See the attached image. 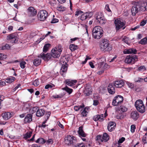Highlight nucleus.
Returning a JSON list of instances; mask_svg holds the SVG:
<instances>
[{
    "instance_id": "obj_1",
    "label": "nucleus",
    "mask_w": 147,
    "mask_h": 147,
    "mask_svg": "<svg viewBox=\"0 0 147 147\" xmlns=\"http://www.w3.org/2000/svg\"><path fill=\"white\" fill-rule=\"evenodd\" d=\"M103 34L102 28L99 26L95 27L92 31V35L94 38L99 39L102 37Z\"/></svg>"
},
{
    "instance_id": "obj_2",
    "label": "nucleus",
    "mask_w": 147,
    "mask_h": 147,
    "mask_svg": "<svg viewBox=\"0 0 147 147\" xmlns=\"http://www.w3.org/2000/svg\"><path fill=\"white\" fill-rule=\"evenodd\" d=\"M124 84V82L122 80H119L115 81L113 84H109L107 89L108 92H115V87L116 88H120L122 87Z\"/></svg>"
},
{
    "instance_id": "obj_3",
    "label": "nucleus",
    "mask_w": 147,
    "mask_h": 147,
    "mask_svg": "<svg viewBox=\"0 0 147 147\" xmlns=\"http://www.w3.org/2000/svg\"><path fill=\"white\" fill-rule=\"evenodd\" d=\"M100 48L101 49L105 51H109L112 49V48L108 42V41L105 39H104L101 40Z\"/></svg>"
},
{
    "instance_id": "obj_4",
    "label": "nucleus",
    "mask_w": 147,
    "mask_h": 147,
    "mask_svg": "<svg viewBox=\"0 0 147 147\" xmlns=\"http://www.w3.org/2000/svg\"><path fill=\"white\" fill-rule=\"evenodd\" d=\"M135 106L137 110L139 112L142 113L145 112V107L142 100H137L135 102Z\"/></svg>"
},
{
    "instance_id": "obj_5",
    "label": "nucleus",
    "mask_w": 147,
    "mask_h": 147,
    "mask_svg": "<svg viewBox=\"0 0 147 147\" xmlns=\"http://www.w3.org/2000/svg\"><path fill=\"white\" fill-rule=\"evenodd\" d=\"M114 23L116 31H118L122 28L123 30H124L126 27L125 26V21L121 20L120 18L116 19L115 20Z\"/></svg>"
},
{
    "instance_id": "obj_6",
    "label": "nucleus",
    "mask_w": 147,
    "mask_h": 147,
    "mask_svg": "<svg viewBox=\"0 0 147 147\" xmlns=\"http://www.w3.org/2000/svg\"><path fill=\"white\" fill-rule=\"evenodd\" d=\"M138 58L136 55L127 56L125 59V62L127 64H133L138 61Z\"/></svg>"
},
{
    "instance_id": "obj_7",
    "label": "nucleus",
    "mask_w": 147,
    "mask_h": 147,
    "mask_svg": "<svg viewBox=\"0 0 147 147\" xmlns=\"http://www.w3.org/2000/svg\"><path fill=\"white\" fill-rule=\"evenodd\" d=\"M75 137L69 135L66 136L64 139V142L68 146L74 145L75 142Z\"/></svg>"
},
{
    "instance_id": "obj_8",
    "label": "nucleus",
    "mask_w": 147,
    "mask_h": 147,
    "mask_svg": "<svg viewBox=\"0 0 147 147\" xmlns=\"http://www.w3.org/2000/svg\"><path fill=\"white\" fill-rule=\"evenodd\" d=\"M49 16L48 12L46 10H41L38 13V16L40 20H45Z\"/></svg>"
},
{
    "instance_id": "obj_9",
    "label": "nucleus",
    "mask_w": 147,
    "mask_h": 147,
    "mask_svg": "<svg viewBox=\"0 0 147 147\" xmlns=\"http://www.w3.org/2000/svg\"><path fill=\"white\" fill-rule=\"evenodd\" d=\"M123 100V97L121 95L116 96L113 100L112 105L114 106L119 105L122 102Z\"/></svg>"
},
{
    "instance_id": "obj_10",
    "label": "nucleus",
    "mask_w": 147,
    "mask_h": 147,
    "mask_svg": "<svg viewBox=\"0 0 147 147\" xmlns=\"http://www.w3.org/2000/svg\"><path fill=\"white\" fill-rule=\"evenodd\" d=\"M92 12H88L82 14L80 17V19L82 21L89 19L93 15Z\"/></svg>"
},
{
    "instance_id": "obj_11",
    "label": "nucleus",
    "mask_w": 147,
    "mask_h": 147,
    "mask_svg": "<svg viewBox=\"0 0 147 147\" xmlns=\"http://www.w3.org/2000/svg\"><path fill=\"white\" fill-rule=\"evenodd\" d=\"M18 35L16 33H13L9 34L7 36V40H11L12 43H16L18 41Z\"/></svg>"
},
{
    "instance_id": "obj_12",
    "label": "nucleus",
    "mask_w": 147,
    "mask_h": 147,
    "mask_svg": "<svg viewBox=\"0 0 147 147\" xmlns=\"http://www.w3.org/2000/svg\"><path fill=\"white\" fill-rule=\"evenodd\" d=\"M38 57L41 58L45 61H48L51 59V54L50 53L45 54L44 53L42 52L39 56H38Z\"/></svg>"
},
{
    "instance_id": "obj_13",
    "label": "nucleus",
    "mask_w": 147,
    "mask_h": 147,
    "mask_svg": "<svg viewBox=\"0 0 147 147\" xmlns=\"http://www.w3.org/2000/svg\"><path fill=\"white\" fill-rule=\"evenodd\" d=\"M67 63L66 62L64 63L61 66L60 70V73L61 75L63 77H65V74L67 70Z\"/></svg>"
},
{
    "instance_id": "obj_14",
    "label": "nucleus",
    "mask_w": 147,
    "mask_h": 147,
    "mask_svg": "<svg viewBox=\"0 0 147 147\" xmlns=\"http://www.w3.org/2000/svg\"><path fill=\"white\" fill-rule=\"evenodd\" d=\"M137 5L139 6V11H147V3H136Z\"/></svg>"
},
{
    "instance_id": "obj_15",
    "label": "nucleus",
    "mask_w": 147,
    "mask_h": 147,
    "mask_svg": "<svg viewBox=\"0 0 147 147\" xmlns=\"http://www.w3.org/2000/svg\"><path fill=\"white\" fill-rule=\"evenodd\" d=\"M50 54H51V59H52V57L56 58H58L59 57L61 53H60L59 52L53 49L52 50Z\"/></svg>"
},
{
    "instance_id": "obj_16",
    "label": "nucleus",
    "mask_w": 147,
    "mask_h": 147,
    "mask_svg": "<svg viewBox=\"0 0 147 147\" xmlns=\"http://www.w3.org/2000/svg\"><path fill=\"white\" fill-rule=\"evenodd\" d=\"M139 7V6L137 5L136 3L132 7L131 10L133 16H135L136 13L139 11L138 9Z\"/></svg>"
},
{
    "instance_id": "obj_17",
    "label": "nucleus",
    "mask_w": 147,
    "mask_h": 147,
    "mask_svg": "<svg viewBox=\"0 0 147 147\" xmlns=\"http://www.w3.org/2000/svg\"><path fill=\"white\" fill-rule=\"evenodd\" d=\"M131 117L134 121L137 120L139 117L138 112L136 111H133L130 114Z\"/></svg>"
},
{
    "instance_id": "obj_18",
    "label": "nucleus",
    "mask_w": 147,
    "mask_h": 147,
    "mask_svg": "<svg viewBox=\"0 0 147 147\" xmlns=\"http://www.w3.org/2000/svg\"><path fill=\"white\" fill-rule=\"evenodd\" d=\"M137 52V50L134 48H130L125 49L123 51L124 54L133 53L136 54Z\"/></svg>"
},
{
    "instance_id": "obj_19",
    "label": "nucleus",
    "mask_w": 147,
    "mask_h": 147,
    "mask_svg": "<svg viewBox=\"0 0 147 147\" xmlns=\"http://www.w3.org/2000/svg\"><path fill=\"white\" fill-rule=\"evenodd\" d=\"M116 123L114 122H110L107 127L108 130L109 131H111L115 129Z\"/></svg>"
},
{
    "instance_id": "obj_20",
    "label": "nucleus",
    "mask_w": 147,
    "mask_h": 147,
    "mask_svg": "<svg viewBox=\"0 0 147 147\" xmlns=\"http://www.w3.org/2000/svg\"><path fill=\"white\" fill-rule=\"evenodd\" d=\"M32 115L28 114H27L24 118V121L25 123L31 122L32 121Z\"/></svg>"
},
{
    "instance_id": "obj_21",
    "label": "nucleus",
    "mask_w": 147,
    "mask_h": 147,
    "mask_svg": "<svg viewBox=\"0 0 147 147\" xmlns=\"http://www.w3.org/2000/svg\"><path fill=\"white\" fill-rule=\"evenodd\" d=\"M104 119V116L103 114L100 115H96L94 116L93 117V120L95 121H102Z\"/></svg>"
},
{
    "instance_id": "obj_22",
    "label": "nucleus",
    "mask_w": 147,
    "mask_h": 147,
    "mask_svg": "<svg viewBox=\"0 0 147 147\" xmlns=\"http://www.w3.org/2000/svg\"><path fill=\"white\" fill-rule=\"evenodd\" d=\"M2 115L3 119L5 120H7L10 118L12 116L11 114L9 112L3 113Z\"/></svg>"
},
{
    "instance_id": "obj_23",
    "label": "nucleus",
    "mask_w": 147,
    "mask_h": 147,
    "mask_svg": "<svg viewBox=\"0 0 147 147\" xmlns=\"http://www.w3.org/2000/svg\"><path fill=\"white\" fill-rule=\"evenodd\" d=\"M108 65L104 62H100L98 63V68L99 69L103 70L107 68Z\"/></svg>"
},
{
    "instance_id": "obj_24",
    "label": "nucleus",
    "mask_w": 147,
    "mask_h": 147,
    "mask_svg": "<svg viewBox=\"0 0 147 147\" xmlns=\"http://www.w3.org/2000/svg\"><path fill=\"white\" fill-rule=\"evenodd\" d=\"M65 94V92H60L59 94L53 95L52 97L55 99L61 98L63 97Z\"/></svg>"
},
{
    "instance_id": "obj_25",
    "label": "nucleus",
    "mask_w": 147,
    "mask_h": 147,
    "mask_svg": "<svg viewBox=\"0 0 147 147\" xmlns=\"http://www.w3.org/2000/svg\"><path fill=\"white\" fill-rule=\"evenodd\" d=\"M83 128L82 126H80L79 128L78 133L80 136L84 137L86 136V135L83 130Z\"/></svg>"
},
{
    "instance_id": "obj_26",
    "label": "nucleus",
    "mask_w": 147,
    "mask_h": 147,
    "mask_svg": "<svg viewBox=\"0 0 147 147\" xmlns=\"http://www.w3.org/2000/svg\"><path fill=\"white\" fill-rule=\"evenodd\" d=\"M77 82L76 80H71L69 79H67L65 81V84L69 86H72L74 85V84Z\"/></svg>"
},
{
    "instance_id": "obj_27",
    "label": "nucleus",
    "mask_w": 147,
    "mask_h": 147,
    "mask_svg": "<svg viewBox=\"0 0 147 147\" xmlns=\"http://www.w3.org/2000/svg\"><path fill=\"white\" fill-rule=\"evenodd\" d=\"M29 12H30L32 16H34L37 13V11L36 9H35L33 7H29L28 9Z\"/></svg>"
},
{
    "instance_id": "obj_28",
    "label": "nucleus",
    "mask_w": 147,
    "mask_h": 147,
    "mask_svg": "<svg viewBox=\"0 0 147 147\" xmlns=\"http://www.w3.org/2000/svg\"><path fill=\"white\" fill-rule=\"evenodd\" d=\"M45 113V111L42 109H39L37 110L36 113L37 117H40L43 116Z\"/></svg>"
},
{
    "instance_id": "obj_29",
    "label": "nucleus",
    "mask_w": 147,
    "mask_h": 147,
    "mask_svg": "<svg viewBox=\"0 0 147 147\" xmlns=\"http://www.w3.org/2000/svg\"><path fill=\"white\" fill-rule=\"evenodd\" d=\"M41 62V60L40 58H36L33 61L34 65L35 66H38L40 64Z\"/></svg>"
},
{
    "instance_id": "obj_30",
    "label": "nucleus",
    "mask_w": 147,
    "mask_h": 147,
    "mask_svg": "<svg viewBox=\"0 0 147 147\" xmlns=\"http://www.w3.org/2000/svg\"><path fill=\"white\" fill-rule=\"evenodd\" d=\"M51 45L49 43L45 44L44 45L43 49V51L44 53L47 52L49 50L50 47Z\"/></svg>"
},
{
    "instance_id": "obj_31",
    "label": "nucleus",
    "mask_w": 147,
    "mask_h": 147,
    "mask_svg": "<svg viewBox=\"0 0 147 147\" xmlns=\"http://www.w3.org/2000/svg\"><path fill=\"white\" fill-rule=\"evenodd\" d=\"M102 137L103 142H107L109 139V136L106 133H105L103 134Z\"/></svg>"
},
{
    "instance_id": "obj_32",
    "label": "nucleus",
    "mask_w": 147,
    "mask_h": 147,
    "mask_svg": "<svg viewBox=\"0 0 147 147\" xmlns=\"http://www.w3.org/2000/svg\"><path fill=\"white\" fill-rule=\"evenodd\" d=\"M95 17L96 18V20H99L102 18H103L104 17L102 16V13L101 12H98L96 13L95 15Z\"/></svg>"
},
{
    "instance_id": "obj_33",
    "label": "nucleus",
    "mask_w": 147,
    "mask_h": 147,
    "mask_svg": "<svg viewBox=\"0 0 147 147\" xmlns=\"http://www.w3.org/2000/svg\"><path fill=\"white\" fill-rule=\"evenodd\" d=\"M32 132L31 131H29V132H27L24 135V138L26 140L30 137L32 134Z\"/></svg>"
},
{
    "instance_id": "obj_34",
    "label": "nucleus",
    "mask_w": 147,
    "mask_h": 147,
    "mask_svg": "<svg viewBox=\"0 0 147 147\" xmlns=\"http://www.w3.org/2000/svg\"><path fill=\"white\" fill-rule=\"evenodd\" d=\"M69 48L71 51H73L78 48V47L77 45L74 44H72L70 45Z\"/></svg>"
},
{
    "instance_id": "obj_35",
    "label": "nucleus",
    "mask_w": 147,
    "mask_h": 147,
    "mask_svg": "<svg viewBox=\"0 0 147 147\" xmlns=\"http://www.w3.org/2000/svg\"><path fill=\"white\" fill-rule=\"evenodd\" d=\"M16 79V78L13 77H11L10 78H7V79L5 81L7 83H11L13 82L14 80Z\"/></svg>"
},
{
    "instance_id": "obj_36",
    "label": "nucleus",
    "mask_w": 147,
    "mask_h": 147,
    "mask_svg": "<svg viewBox=\"0 0 147 147\" xmlns=\"http://www.w3.org/2000/svg\"><path fill=\"white\" fill-rule=\"evenodd\" d=\"M35 142L37 143H38L41 144H43L45 142V140L42 138H39Z\"/></svg>"
},
{
    "instance_id": "obj_37",
    "label": "nucleus",
    "mask_w": 147,
    "mask_h": 147,
    "mask_svg": "<svg viewBox=\"0 0 147 147\" xmlns=\"http://www.w3.org/2000/svg\"><path fill=\"white\" fill-rule=\"evenodd\" d=\"M139 43L142 45H145L147 43V36L141 39Z\"/></svg>"
},
{
    "instance_id": "obj_38",
    "label": "nucleus",
    "mask_w": 147,
    "mask_h": 147,
    "mask_svg": "<svg viewBox=\"0 0 147 147\" xmlns=\"http://www.w3.org/2000/svg\"><path fill=\"white\" fill-rule=\"evenodd\" d=\"M62 89L66 92H72L73 90L71 88H69L67 86L62 88Z\"/></svg>"
},
{
    "instance_id": "obj_39",
    "label": "nucleus",
    "mask_w": 147,
    "mask_h": 147,
    "mask_svg": "<svg viewBox=\"0 0 147 147\" xmlns=\"http://www.w3.org/2000/svg\"><path fill=\"white\" fill-rule=\"evenodd\" d=\"M96 140L98 142H103L102 137L101 135H99L96 136Z\"/></svg>"
},
{
    "instance_id": "obj_40",
    "label": "nucleus",
    "mask_w": 147,
    "mask_h": 147,
    "mask_svg": "<svg viewBox=\"0 0 147 147\" xmlns=\"http://www.w3.org/2000/svg\"><path fill=\"white\" fill-rule=\"evenodd\" d=\"M97 22L98 23L102 25L103 24H105V23L106 21L105 20V19L104 17L103 18H102V19L98 20L97 21Z\"/></svg>"
},
{
    "instance_id": "obj_41",
    "label": "nucleus",
    "mask_w": 147,
    "mask_h": 147,
    "mask_svg": "<svg viewBox=\"0 0 147 147\" xmlns=\"http://www.w3.org/2000/svg\"><path fill=\"white\" fill-rule=\"evenodd\" d=\"M86 109H86V107H85L82 111L81 113V115L83 117H86L88 112L86 110Z\"/></svg>"
},
{
    "instance_id": "obj_42",
    "label": "nucleus",
    "mask_w": 147,
    "mask_h": 147,
    "mask_svg": "<svg viewBox=\"0 0 147 147\" xmlns=\"http://www.w3.org/2000/svg\"><path fill=\"white\" fill-rule=\"evenodd\" d=\"M127 110V109L125 106L121 105L120 106V110L123 112H126Z\"/></svg>"
},
{
    "instance_id": "obj_43",
    "label": "nucleus",
    "mask_w": 147,
    "mask_h": 147,
    "mask_svg": "<svg viewBox=\"0 0 147 147\" xmlns=\"http://www.w3.org/2000/svg\"><path fill=\"white\" fill-rule=\"evenodd\" d=\"M10 45L8 44H6L5 45L2 46L1 48V50H5V49H10Z\"/></svg>"
},
{
    "instance_id": "obj_44",
    "label": "nucleus",
    "mask_w": 147,
    "mask_h": 147,
    "mask_svg": "<svg viewBox=\"0 0 147 147\" xmlns=\"http://www.w3.org/2000/svg\"><path fill=\"white\" fill-rule=\"evenodd\" d=\"M105 10L107 11L110 14L112 15V12L111 10V9H110L109 6V5L108 4H106L105 5Z\"/></svg>"
},
{
    "instance_id": "obj_45",
    "label": "nucleus",
    "mask_w": 147,
    "mask_h": 147,
    "mask_svg": "<svg viewBox=\"0 0 147 147\" xmlns=\"http://www.w3.org/2000/svg\"><path fill=\"white\" fill-rule=\"evenodd\" d=\"M54 49H55L57 51H58L60 53H61L62 50V48L61 47V46L60 45H59L58 47H55V48H54Z\"/></svg>"
},
{
    "instance_id": "obj_46",
    "label": "nucleus",
    "mask_w": 147,
    "mask_h": 147,
    "mask_svg": "<svg viewBox=\"0 0 147 147\" xmlns=\"http://www.w3.org/2000/svg\"><path fill=\"white\" fill-rule=\"evenodd\" d=\"M72 147H85V146L82 143H81L74 144Z\"/></svg>"
},
{
    "instance_id": "obj_47",
    "label": "nucleus",
    "mask_w": 147,
    "mask_h": 147,
    "mask_svg": "<svg viewBox=\"0 0 147 147\" xmlns=\"http://www.w3.org/2000/svg\"><path fill=\"white\" fill-rule=\"evenodd\" d=\"M55 87V85L53 84H47L45 87V88L46 89H48L49 88H52L53 87Z\"/></svg>"
},
{
    "instance_id": "obj_48",
    "label": "nucleus",
    "mask_w": 147,
    "mask_h": 147,
    "mask_svg": "<svg viewBox=\"0 0 147 147\" xmlns=\"http://www.w3.org/2000/svg\"><path fill=\"white\" fill-rule=\"evenodd\" d=\"M26 63L25 61L21 62L20 63V67L22 69H24L25 67V65Z\"/></svg>"
},
{
    "instance_id": "obj_49",
    "label": "nucleus",
    "mask_w": 147,
    "mask_h": 147,
    "mask_svg": "<svg viewBox=\"0 0 147 147\" xmlns=\"http://www.w3.org/2000/svg\"><path fill=\"white\" fill-rule=\"evenodd\" d=\"M125 138L124 137H122L118 141L117 143V145L120 144L122 143L124 141H125Z\"/></svg>"
},
{
    "instance_id": "obj_50",
    "label": "nucleus",
    "mask_w": 147,
    "mask_h": 147,
    "mask_svg": "<svg viewBox=\"0 0 147 147\" xmlns=\"http://www.w3.org/2000/svg\"><path fill=\"white\" fill-rule=\"evenodd\" d=\"M135 81L136 82H144V79L141 78H138L136 79Z\"/></svg>"
},
{
    "instance_id": "obj_51",
    "label": "nucleus",
    "mask_w": 147,
    "mask_h": 147,
    "mask_svg": "<svg viewBox=\"0 0 147 147\" xmlns=\"http://www.w3.org/2000/svg\"><path fill=\"white\" fill-rule=\"evenodd\" d=\"M39 84V82L38 80H35L33 82V84L35 86H37Z\"/></svg>"
},
{
    "instance_id": "obj_52",
    "label": "nucleus",
    "mask_w": 147,
    "mask_h": 147,
    "mask_svg": "<svg viewBox=\"0 0 147 147\" xmlns=\"http://www.w3.org/2000/svg\"><path fill=\"white\" fill-rule=\"evenodd\" d=\"M83 13V11L79 10V9H77L76 11L75 16H78L80 14Z\"/></svg>"
},
{
    "instance_id": "obj_53",
    "label": "nucleus",
    "mask_w": 147,
    "mask_h": 147,
    "mask_svg": "<svg viewBox=\"0 0 147 147\" xmlns=\"http://www.w3.org/2000/svg\"><path fill=\"white\" fill-rule=\"evenodd\" d=\"M6 58V56L0 53V60H3Z\"/></svg>"
},
{
    "instance_id": "obj_54",
    "label": "nucleus",
    "mask_w": 147,
    "mask_h": 147,
    "mask_svg": "<svg viewBox=\"0 0 147 147\" xmlns=\"http://www.w3.org/2000/svg\"><path fill=\"white\" fill-rule=\"evenodd\" d=\"M136 129V127L135 125H132L131 126V131L132 133H134Z\"/></svg>"
},
{
    "instance_id": "obj_55",
    "label": "nucleus",
    "mask_w": 147,
    "mask_h": 147,
    "mask_svg": "<svg viewBox=\"0 0 147 147\" xmlns=\"http://www.w3.org/2000/svg\"><path fill=\"white\" fill-rule=\"evenodd\" d=\"M127 84L129 87L131 89H133L134 88V86L133 84L130 82H127Z\"/></svg>"
},
{
    "instance_id": "obj_56",
    "label": "nucleus",
    "mask_w": 147,
    "mask_h": 147,
    "mask_svg": "<svg viewBox=\"0 0 147 147\" xmlns=\"http://www.w3.org/2000/svg\"><path fill=\"white\" fill-rule=\"evenodd\" d=\"M106 87H103L102 86H100V87L98 89V90L99 91H101V90L102 91H104L106 90Z\"/></svg>"
},
{
    "instance_id": "obj_57",
    "label": "nucleus",
    "mask_w": 147,
    "mask_h": 147,
    "mask_svg": "<svg viewBox=\"0 0 147 147\" xmlns=\"http://www.w3.org/2000/svg\"><path fill=\"white\" fill-rule=\"evenodd\" d=\"M146 23V20H143L140 23V26H144Z\"/></svg>"
},
{
    "instance_id": "obj_58",
    "label": "nucleus",
    "mask_w": 147,
    "mask_h": 147,
    "mask_svg": "<svg viewBox=\"0 0 147 147\" xmlns=\"http://www.w3.org/2000/svg\"><path fill=\"white\" fill-rule=\"evenodd\" d=\"M48 126L47 125L42 124L41 125H40L38 126V127L41 128V129L43 130V129L45 128L46 126Z\"/></svg>"
},
{
    "instance_id": "obj_59",
    "label": "nucleus",
    "mask_w": 147,
    "mask_h": 147,
    "mask_svg": "<svg viewBox=\"0 0 147 147\" xmlns=\"http://www.w3.org/2000/svg\"><path fill=\"white\" fill-rule=\"evenodd\" d=\"M58 21L59 20L58 19L56 18H53L52 20L51 23H55L58 22Z\"/></svg>"
},
{
    "instance_id": "obj_60",
    "label": "nucleus",
    "mask_w": 147,
    "mask_h": 147,
    "mask_svg": "<svg viewBox=\"0 0 147 147\" xmlns=\"http://www.w3.org/2000/svg\"><path fill=\"white\" fill-rule=\"evenodd\" d=\"M138 69L139 71H142L143 69H145V67L144 66H143V65L141 66L138 68Z\"/></svg>"
},
{
    "instance_id": "obj_61",
    "label": "nucleus",
    "mask_w": 147,
    "mask_h": 147,
    "mask_svg": "<svg viewBox=\"0 0 147 147\" xmlns=\"http://www.w3.org/2000/svg\"><path fill=\"white\" fill-rule=\"evenodd\" d=\"M140 27L139 25H137L136 26H135L134 28H132L130 29V30L132 31H134L136 29Z\"/></svg>"
},
{
    "instance_id": "obj_62",
    "label": "nucleus",
    "mask_w": 147,
    "mask_h": 147,
    "mask_svg": "<svg viewBox=\"0 0 147 147\" xmlns=\"http://www.w3.org/2000/svg\"><path fill=\"white\" fill-rule=\"evenodd\" d=\"M5 82L4 81L0 80V86L2 87L3 86L5 85Z\"/></svg>"
},
{
    "instance_id": "obj_63",
    "label": "nucleus",
    "mask_w": 147,
    "mask_h": 147,
    "mask_svg": "<svg viewBox=\"0 0 147 147\" xmlns=\"http://www.w3.org/2000/svg\"><path fill=\"white\" fill-rule=\"evenodd\" d=\"M99 103L98 101L96 100H94L93 101V105L94 106H96Z\"/></svg>"
},
{
    "instance_id": "obj_64",
    "label": "nucleus",
    "mask_w": 147,
    "mask_h": 147,
    "mask_svg": "<svg viewBox=\"0 0 147 147\" xmlns=\"http://www.w3.org/2000/svg\"><path fill=\"white\" fill-rule=\"evenodd\" d=\"M94 98L95 99H98L99 97V96L98 95V93H95L93 95Z\"/></svg>"
}]
</instances>
